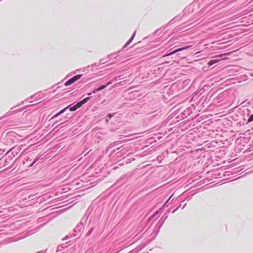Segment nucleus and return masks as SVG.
Masks as SVG:
<instances>
[{"instance_id":"f257e3e1","label":"nucleus","mask_w":253,"mask_h":253,"mask_svg":"<svg viewBox=\"0 0 253 253\" xmlns=\"http://www.w3.org/2000/svg\"><path fill=\"white\" fill-rule=\"evenodd\" d=\"M231 53V52H227V53H225L224 54H221L216 55L214 57L215 58H221L211 60L208 63V65L209 66H211L215 63L218 62L219 61H220L222 60H226V59H227V58L225 57V56H227V55H229Z\"/></svg>"},{"instance_id":"f03ea898","label":"nucleus","mask_w":253,"mask_h":253,"mask_svg":"<svg viewBox=\"0 0 253 253\" xmlns=\"http://www.w3.org/2000/svg\"><path fill=\"white\" fill-rule=\"evenodd\" d=\"M82 76V75H78L73 77L70 80H68L66 82H65L64 85L65 86H68L73 84L75 82L80 79L81 78Z\"/></svg>"},{"instance_id":"7ed1b4c3","label":"nucleus","mask_w":253,"mask_h":253,"mask_svg":"<svg viewBox=\"0 0 253 253\" xmlns=\"http://www.w3.org/2000/svg\"><path fill=\"white\" fill-rule=\"evenodd\" d=\"M89 97H86L85 98H84L83 100H82L81 101L79 102V105L82 106L83 104H84L85 103H86L88 100H89Z\"/></svg>"},{"instance_id":"20e7f679","label":"nucleus","mask_w":253,"mask_h":253,"mask_svg":"<svg viewBox=\"0 0 253 253\" xmlns=\"http://www.w3.org/2000/svg\"><path fill=\"white\" fill-rule=\"evenodd\" d=\"M78 105H79V102L76 105L73 106L72 107H71L70 108V111H75L77 109H78V108H79L80 107H81V106H78Z\"/></svg>"},{"instance_id":"39448f33","label":"nucleus","mask_w":253,"mask_h":253,"mask_svg":"<svg viewBox=\"0 0 253 253\" xmlns=\"http://www.w3.org/2000/svg\"><path fill=\"white\" fill-rule=\"evenodd\" d=\"M191 46V45H188V46H186L185 47H181V48H177L175 50L176 51V52H179V51H182V50H184L187 49L189 48Z\"/></svg>"},{"instance_id":"423d86ee","label":"nucleus","mask_w":253,"mask_h":253,"mask_svg":"<svg viewBox=\"0 0 253 253\" xmlns=\"http://www.w3.org/2000/svg\"><path fill=\"white\" fill-rule=\"evenodd\" d=\"M67 108V107L62 109V110H61L60 111H59V112H58L57 114H56L52 118V119H53V118H55L57 117H58L59 115H60V114H61L62 113H63L66 110V109Z\"/></svg>"},{"instance_id":"0eeeda50","label":"nucleus","mask_w":253,"mask_h":253,"mask_svg":"<svg viewBox=\"0 0 253 253\" xmlns=\"http://www.w3.org/2000/svg\"><path fill=\"white\" fill-rule=\"evenodd\" d=\"M135 34H136V31H134V33H133V35H132V37H131V38L126 42V46L128 45L132 42V40L133 39L134 37L135 36Z\"/></svg>"},{"instance_id":"6e6552de","label":"nucleus","mask_w":253,"mask_h":253,"mask_svg":"<svg viewBox=\"0 0 253 253\" xmlns=\"http://www.w3.org/2000/svg\"><path fill=\"white\" fill-rule=\"evenodd\" d=\"M176 53V50L175 49L174 50H173V51L167 54H166L165 55L163 56V57H166V56H170V55H171L172 54H174L175 53Z\"/></svg>"},{"instance_id":"1a4fd4ad","label":"nucleus","mask_w":253,"mask_h":253,"mask_svg":"<svg viewBox=\"0 0 253 253\" xmlns=\"http://www.w3.org/2000/svg\"><path fill=\"white\" fill-rule=\"evenodd\" d=\"M253 121V115H252L248 120V122H251Z\"/></svg>"},{"instance_id":"9d476101","label":"nucleus","mask_w":253,"mask_h":253,"mask_svg":"<svg viewBox=\"0 0 253 253\" xmlns=\"http://www.w3.org/2000/svg\"><path fill=\"white\" fill-rule=\"evenodd\" d=\"M106 87H107V85H102L100 87L98 88V90H99V91L101 90L104 89L105 88H106Z\"/></svg>"},{"instance_id":"9b49d317","label":"nucleus","mask_w":253,"mask_h":253,"mask_svg":"<svg viewBox=\"0 0 253 253\" xmlns=\"http://www.w3.org/2000/svg\"><path fill=\"white\" fill-rule=\"evenodd\" d=\"M99 91V90H98V88H96L92 91V92L93 93H95L96 92Z\"/></svg>"},{"instance_id":"f8f14e48","label":"nucleus","mask_w":253,"mask_h":253,"mask_svg":"<svg viewBox=\"0 0 253 253\" xmlns=\"http://www.w3.org/2000/svg\"><path fill=\"white\" fill-rule=\"evenodd\" d=\"M113 116V115H112V114H109L108 115V117H109V119H111Z\"/></svg>"},{"instance_id":"ddd939ff","label":"nucleus","mask_w":253,"mask_h":253,"mask_svg":"<svg viewBox=\"0 0 253 253\" xmlns=\"http://www.w3.org/2000/svg\"><path fill=\"white\" fill-rule=\"evenodd\" d=\"M112 83L111 82H109L106 85H108L109 84H110Z\"/></svg>"}]
</instances>
